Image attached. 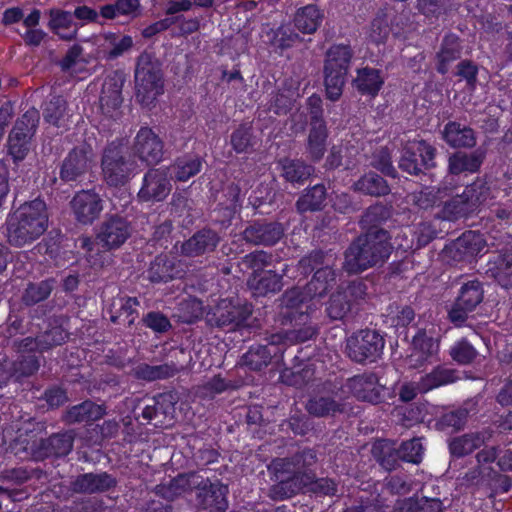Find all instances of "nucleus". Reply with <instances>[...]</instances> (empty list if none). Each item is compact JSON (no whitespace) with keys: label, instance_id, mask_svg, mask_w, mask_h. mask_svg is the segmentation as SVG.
I'll list each match as a JSON object with an SVG mask.
<instances>
[{"label":"nucleus","instance_id":"nucleus-19","mask_svg":"<svg viewBox=\"0 0 512 512\" xmlns=\"http://www.w3.org/2000/svg\"><path fill=\"white\" fill-rule=\"evenodd\" d=\"M93 153L90 148L82 146L73 149L65 157L60 176L64 181H74L91 168Z\"/></svg>","mask_w":512,"mask_h":512},{"label":"nucleus","instance_id":"nucleus-28","mask_svg":"<svg viewBox=\"0 0 512 512\" xmlns=\"http://www.w3.org/2000/svg\"><path fill=\"white\" fill-rule=\"evenodd\" d=\"M203 483V476L198 473L180 474L170 482L156 487V492L163 498L173 500L174 498L196 489Z\"/></svg>","mask_w":512,"mask_h":512},{"label":"nucleus","instance_id":"nucleus-7","mask_svg":"<svg viewBox=\"0 0 512 512\" xmlns=\"http://www.w3.org/2000/svg\"><path fill=\"white\" fill-rule=\"evenodd\" d=\"M102 173L109 186H121L131 178L136 164L128 158L125 147L113 141L104 150L102 156Z\"/></svg>","mask_w":512,"mask_h":512},{"label":"nucleus","instance_id":"nucleus-17","mask_svg":"<svg viewBox=\"0 0 512 512\" xmlns=\"http://www.w3.org/2000/svg\"><path fill=\"white\" fill-rule=\"evenodd\" d=\"M170 191L171 183L166 170L151 169L144 175L138 198L145 202L162 201Z\"/></svg>","mask_w":512,"mask_h":512},{"label":"nucleus","instance_id":"nucleus-30","mask_svg":"<svg viewBox=\"0 0 512 512\" xmlns=\"http://www.w3.org/2000/svg\"><path fill=\"white\" fill-rule=\"evenodd\" d=\"M492 438V431L484 429L455 437L449 442V450L453 456L463 457L480 448Z\"/></svg>","mask_w":512,"mask_h":512},{"label":"nucleus","instance_id":"nucleus-43","mask_svg":"<svg viewBox=\"0 0 512 512\" xmlns=\"http://www.w3.org/2000/svg\"><path fill=\"white\" fill-rule=\"evenodd\" d=\"M282 169V176L291 183H303L314 172L311 165L301 160L283 159L279 162Z\"/></svg>","mask_w":512,"mask_h":512},{"label":"nucleus","instance_id":"nucleus-11","mask_svg":"<svg viewBox=\"0 0 512 512\" xmlns=\"http://www.w3.org/2000/svg\"><path fill=\"white\" fill-rule=\"evenodd\" d=\"M131 232V225L126 219L113 215L107 217L99 226L96 241L106 250L117 249L127 241Z\"/></svg>","mask_w":512,"mask_h":512},{"label":"nucleus","instance_id":"nucleus-33","mask_svg":"<svg viewBox=\"0 0 512 512\" xmlns=\"http://www.w3.org/2000/svg\"><path fill=\"white\" fill-rule=\"evenodd\" d=\"M104 414L105 409L103 406L86 400L80 404L69 407L63 415V420L67 424L88 423L102 418Z\"/></svg>","mask_w":512,"mask_h":512},{"label":"nucleus","instance_id":"nucleus-1","mask_svg":"<svg viewBox=\"0 0 512 512\" xmlns=\"http://www.w3.org/2000/svg\"><path fill=\"white\" fill-rule=\"evenodd\" d=\"M317 462V455L313 449H304L289 458L273 461V467L280 473L282 479L270 489L269 495L273 499H284L298 493L303 487L313 482L315 474L312 472Z\"/></svg>","mask_w":512,"mask_h":512},{"label":"nucleus","instance_id":"nucleus-39","mask_svg":"<svg viewBox=\"0 0 512 512\" xmlns=\"http://www.w3.org/2000/svg\"><path fill=\"white\" fill-rule=\"evenodd\" d=\"M323 14L314 4L299 8L294 15V25L303 34H313L321 25Z\"/></svg>","mask_w":512,"mask_h":512},{"label":"nucleus","instance_id":"nucleus-57","mask_svg":"<svg viewBox=\"0 0 512 512\" xmlns=\"http://www.w3.org/2000/svg\"><path fill=\"white\" fill-rule=\"evenodd\" d=\"M450 356L459 364H469L476 358L477 351L468 341L462 339L450 348Z\"/></svg>","mask_w":512,"mask_h":512},{"label":"nucleus","instance_id":"nucleus-3","mask_svg":"<svg viewBox=\"0 0 512 512\" xmlns=\"http://www.w3.org/2000/svg\"><path fill=\"white\" fill-rule=\"evenodd\" d=\"M48 215L46 204L35 199L22 204L8 220V240L10 244L22 247L37 240L46 231Z\"/></svg>","mask_w":512,"mask_h":512},{"label":"nucleus","instance_id":"nucleus-32","mask_svg":"<svg viewBox=\"0 0 512 512\" xmlns=\"http://www.w3.org/2000/svg\"><path fill=\"white\" fill-rule=\"evenodd\" d=\"M306 411L313 417L322 418L335 416L345 410L344 404L327 393L312 395L306 402Z\"/></svg>","mask_w":512,"mask_h":512},{"label":"nucleus","instance_id":"nucleus-55","mask_svg":"<svg viewBox=\"0 0 512 512\" xmlns=\"http://www.w3.org/2000/svg\"><path fill=\"white\" fill-rule=\"evenodd\" d=\"M392 414L398 422L406 427H410L424 419L423 410L419 406H397Z\"/></svg>","mask_w":512,"mask_h":512},{"label":"nucleus","instance_id":"nucleus-64","mask_svg":"<svg viewBox=\"0 0 512 512\" xmlns=\"http://www.w3.org/2000/svg\"><path fill=\"white\" fill-rule=\"evenodd\" d=\"M372 165L388 176H395L396 170L392 165L391 156L387 148H381L374 153Z\"/></svg>","mask_w":512,"mask_h":512},{"label":"nucleus","instance_id":"nucleus-54","mask_svg":"<svg viewBox=\"0 0 512 512\" xmlns=\"http://www.w3.org/2000/svg\"><path fill=\"white\" fill-rule=\"evenodd\" d=\"M397 455L400 460L419 463L423 456V446L419 438H414L409 441L403 442L397 449Z\"/></svg>","mask_w":512,"mask_h":512},{"label":"nucleus","instance_id":"nucleus-40","mask_svg":"<svg viewBox=\"0 0 512 512\" xmlns=\"http://www.w3.org/2000/svg\"><path fill=\"white\" fill-rule=\"evenodd\" d=\"M442 502L437 498H407L398 500L391 512H440Z\"/></svg>","mask_w":512,"mask_h":512},{"label":"nucleus","instance_id":"nucleus-44","mask_svg":"<svg viewBox=\"0 0 512 512\" xmlns=\"http://www.w3.org/2000/svg\"><path fill=\"white\" fill-rule=\"evenodd\" d=\"M457 380L455 371L452 369L437 367L430 373L422 376L420 383V392H428L442 385L453 383Z\"/></svg>","mask_w":512,"mask_h":512},{"label":"nucleus","instance_id":"nucleus-56","mask_svg":"<svg viewBox=\"0 0 512 512\" xmlns=\"http://www.w3.org/2000/svg\"><path fill=\"white\" fill-rule=\"evenodd\" d=\"M68 338V332L61 326H54L39 335L40 351L51 349L63 344Z\"/></svg>","mask_w":512,"mask_h":512},{"label":"nucleus","instance_id":"nucleus-58","mask_svg":"<svg viewBox=\"0 0 512 512\" xmlns=\"http://www.w3.org/2000/svg\"><path fill=\"white\" fill-rule=\"evenodd\" d=\"M444 213L450 219H457L473 213L468 205L464 194H459L447 201L444 205Z\"/></svg>","mask_w":512,"mask_h":512},{"label":"nucleus","instance_id":"nucleus-25","mask_svg":"<svg viewBox=\"0 0 512 512\" xmlns=\"http://www.w3.org/2000/svg\"><path fill=\"white\" fill-rule=\"evenodd\" d=\"M282 235L283 229L278 223L255 222L243 231L245 241L254 245H273Z\"/></svg>","mask_w":512,"mask_h":512},{"label":"nucleus","instance_id":"nucleus-52","mask_svg":"<svg viewBox=\"0 0 512 512\" xmlns=\"http://www.w3.org/2000/svg\"><path fill=\"white\" fill-rule=\"evenodd\" d=\"M39 118L38 110L31 108L16 120L11 132L33 137L39 122Z\"/></svg>","mask_w":512,"mask_h":512},{"label":"nucleus","instance_id":"nucleus-8","mask_svg":"<svg viewBox=\"0 0 512 512\" xmlns=\"http://www.w3.org/2000/svg\"><path fill=\"white\" fill-rule=\"evenodd\" d=\"M384 343L377 331L365 329L348 338L346 350L349 358L355 362H374L382 354Z\"/></svg>","mask_w":512,"mask_h":512},{"label":"nucleus","instance_id":"nucleus-41","mask_svg":"<svg viewBox=\"0 0 512 512\" xmlns=\"http://www.w3.org/2000/svg\"><path fill=\"white\" fill-rule=\"evenodd\" d=\"M140 0H116L115 3L100 7V15L107 20L118 16L136 18L140 15Z\"/></svg>","mask_w":512,"mask_h":512},{"label":"nucleus","instance_id":"nucleus-48","mask_svg":"<svg viewBox=\"0 0 512 512\" xmlns=\"http://www.w3.org/2000/svg\"><path fill=\"white\" fill-rule=\"evenodd\" d=\"M266 36L269 43L277 48L285 49L301 41V37L289 25H281L277 29H270Z\"/></svg>","mask_w":512,"mask_h":512},{"label":"nucleus","instance_id":"nucleus-42","mask_svg":"<svg viewBox=\"0 0 512 512\" xmlns=\"http://www.w3.org/2000/svg\"><path fill=\"white\" fill-rule=\"evenodd\" d=\"M354 84L357 90L362 94L375 96L383 85V79L378 70L365 67L357 71Z\"/></svg>","mask_w":512,"mask_h":512},{"label":"nucleus","instance_id":"nucleus-46","mask_svg":"<svg viewBox=\"0 0 512 512\" xmlns=\"http://www.w3.org/2000/svg\"><path fill=\"white\" fill-rule=\"evenodd\" d=\"M326 199V189L324 185L317 184L307 190L296 203L297 210L301 213L307 211L320 210Z\"/></svg>","mask_w":512,"mask_h":512},{"label":"nucleus","instance_id":"nucleus-14","mask_svg":"<svg viewBox=\"0 0 512 512\" xmlns=\"http://www.w3.org/2000/svg\"><path fill=\"white\" fill-rule=\"evenodd\" d=\"M74 437L73 431L53 434L47 439H41L34 443L31 454L35 460H43L47 457H64L72 451Z\"/></svg>","mask_w":512,"mask_h":512},{"label":"nucleus","instance_id":"nucleus-49","mask_svg":"<svg viewBox=\"0 0 512 512\" xmlns=\"http://www.w3.org/2000/svg\"><path fill=\"white\" fill-rule=\"evenodd\" d=\"M54 287V280L47 279L39 283H30L22 296L26 305H34L49 297Z\"/></svg>","mask_w":512,"mask_h":512},{"label":"nucleus","instance_id":"nucleus-22","mask_svg":"<svg viewBox=\"0 0 512 512\" xmlns=\"http://www.w3.org/2000/svg\"><path fill=\"white\" fill-rule=\"evenodd\" d=\"M220 242L217 232L211 229H202L196 232L180 247V254L185 257H198L213 252Z\"/></svg>","mask_w":512,"mask_h":512},{"label":"nucleus","instance_id":"nucleus-29","mask_svg":"<svg viewBox=\"0 0 512 512\" xmlns=\"http://www.w3.org/2000/svg\"><path fill=\"white\" fill-rule=\"evenodd\" d=\"M49 14V29L65 41L76 39L78 34V23L74 22L71 12L59 8H52Z\"/></svg>","mask_w":512,"mask_h":512},{"label":"nucleus","instance_id":"nucleus-45","mask_svg":"<svg viewBox=\"0 0 512 512\" xmlns=\"http://www.w3.org/2000/svg\"><path fill=\"white\" fill-rule=\"evenodd\" d=\"M353 188L355 191L371 196H382L389 193V186L386 181L375 173L362 176L354 183Z\"/></svg>","mask_w":512,"mask_h":512},{"label":"nucleus","instance_id":"nucleus-2","mask_svg":"<svg viewBox=\"0 0 512 512\" xmlns=\"http://www.w3.org/2000/svg\"><path fill=\"white\" fill-rule=\"evenodd\" d=\"M392 250L389 235L383 229H371L359 236L345 252L342 268L349 274L360 273L388 259Z\"/></svg>","mask_w":512,"mask_h":512},{"label":"nucleus","instance_id":"nucleus-23","mask_svg":"<svg viewBox=\"0 0 512 512\" xmlns=\"http://www.w3.org/2000/svg\"><path fill=\"white\" fill-rule=\"evenodd\" d=\"M438 342L423 332H418L412 340L411 352L407 357V364L410 368H421L431 362L438 352Z\"/></svg>","mask_w":512,"mask_h":512},{"label":"nucleus","instance_id":"nucleus-10","mask_svg":"<svg viewBox=\"0 0 512 512\" xmlns=\"http://www.w3.org/2000/svg\"><path fill=\"white\" fill-rule=\"evenodd\" d=\"M436 149L426 141H416L406 146L399 160V167L403 171L418 175L422 169H428L435 165Z\"/></svg>","mask_w":512,"mask_h":512},{"label":"nucleus","instance_id":"nucleus-51","mask_svg":"<svg viewBox=\"0 0 512 512\" xmlns=\"http://www.w3.org/2000/svg\"><path fill=\"white\" fill-rule=\"evenodd\" d=\"M230 144L236 153L249 152L254 145L252 127L247 124L240 125L232 132Z\"/></svg>","mask_w":512,"mask_h":512},{"label":"nucleus","instance_id":"nucleus-27","mask_svg":"<svg viewBox=\"0 0 512 512\" xmlns=\"http://www.w3.org/2000/svg\"><path fill=\"white\" fill-rule=\"evenodd\" d=\"M485 159V152L477 149L473 152H454L448 158V171L452 175L476 173Z\"/></svg>","mask_w":512,"mask_h":512},{"label":"nucleus","instance_id":"nucleus-13","mask_svg":"<svg viewBox=\"0 0 512 512\" xmlns=\"http://www.w3.org/2000/svg\"><path fill=\"white\" fill-rule=\"evenodd\" d=\"M483 300V288L479 281L473 280L465 283L455 304L449 311L450 320L457 326L462 325L470 312Z\"/></svg>","mask_w":512,"mask_h":512},{"label":"nucleus","instance_id":"nucleus-12","mask_svg":"<svg viewBox=\"0 0 512 512\" xmlns=\"http://www.w3.org/2000/svg\"><path fill=\"white\" fill-rule=\"evenodd\" d=\"M366 294V286L362 282H352L345 289L333 293L327 303L326 313L331 320H342L352 309L353 303Z\"/></svg>","mask_w":512,"mask_h":512},{"label":"nucleus","instance_id":"nucleus-61","mask_svg":"<svg viewBox=\"0 0 512 512\" xmlns=\"http://www.w3.org/2000/svg\"><path fill=\"white\" fill-rule=\"evenodd\" d=\"M66 102L60 97L51 99L45 107L44 119L56 126H60V121L65 115Z\"/></svg>","mask_w":512,"mask_h":512},{"label":"nucleus","instance_id":"nucleus-16","mask_svg":"<svg viewBox=\"0 0 512 512\" xmlns=\"http://www.w3.org/2000/svg\"><path fill=\"white\" fill-rule=\"evenodd\" d=\"M198 505L209 512H224L228 503V487L219 481L211 482L203 477V483L196 487Z\"/></svg>","mask_w":512,"mask_h":512},{"label":"nucleus","instance_id":"nucleus-21","mask_svg":"<svg viewBox=\"0 0 512 512\" xmlns=\"http://www.w3.org/2000/svg\"><path fill=\"white\" fill-rule=\"evenodd\" d=\"M76 219L83 224H91L103 210L102 199L93 191H81L71 201Z\"/></svg>","mask_w":512,"mask_h":512},{"label":"nucleus","instance_id":"nucleus-36","mask_svg":"<svg viewBox=\"0 0 512 512\" xmlns=\"http://www.w3.org/2000/svg\"><path fill=\"white\" fill-rule=\"evenodd\" d=\"M461 50L460 38L457 35L452 33L445 35L437 53L438 72L447 73L450 64L460 58Z\"/></svg>","mask_w":512,"mask_h":512},{"label":"nucleus","instance_id":"nucleus-5","mask_svg":"<svg viewBox=\"0 0 512 512\" xmlns=\"http://www.w3.org/2000/svg\"><path fill=\"white\" fill-rule=\"evenodd\" d=\"M354 52L349 44H334L328 48L324 60L326 95L336 101L342 95Z\"/></svg>","mask_w":512,"mask_h":512},{"label":"nucleus","instance_id":"nucleus-31","mask_svg":"<svg viewBox=\"0 0 512 512\" xmlns=\"http://www.w3.org/2000/svg\"><path fill=\"white\" fill-rule=\"evenodd\" d=\"M443 140L452 148H471L476 144L473 129L456 121H449L442 130Z\"/></svg>","mask_w":512,"mask_h":512},{"label":"nucleus","instance_id":"nucleus-4","mask_svg":"<svg viewBox=\"0 0 512 512\" xmlns=\"http://www.w3.org/2000/svg\"><path fill=\"white\" fill-rule=\"evenodd\" d=\"M335 260L334 254L316 251L299 261L297 269L301 274L307 275L315 270L312 279L305 286L309 298L322 297L335 285Z\"/></svg>","mask_w":512,"mask_h":512},{"label":"nucleus","instance_id":"nucleus-53","mask_svg":"<svg viewBox=\"0 0 512 512\" xmlns=\"http://www.w3.org/2000/svg\"><path fill=\"white\" fill-rule=\"evenodd\" d=\"M32 136L20 135L10 132L8 137L9 153L14 161H22L30 151Z\"/></svg>","mask_w":512,"mask_h":512},{"label":"nucleus","instance_id":"nucleus-59","mask_svg":"<svg viewBox=\"0 0 512 512\" xmlns=\"http://www.w3.org/2000/svg\"><path fill=\"white\" fill-rule=\"evenodd\" d=\"M390 28L386 15H377L371 22L368 38L376 43H383L389 36Z\"/></svg>","mask_w":512,"mask_h":512},{"label":"nucleus","instance_id":"nucleus-35","mask_svg":"<svg viewBox=\"0 0 512 512\" xmlns=\"http://www.w3.org/2000/svg\"><path fill=\"white\" fill-rule=\"evenodd\" d=\"M328 132L322 119L311 121V128L307 138V153L311 160L319 161L326 152Z\"/></svg>","mask_w":512,"mask_h":512},{"label":"nucleus","instance_id":"nucleus-20","mask_svg":"<svg viewBox=\"0 0 512 512\" xmlns=\"http://www.w3.org/2000/svg\"><path fill=\"white\" fill-rule=\"evenodd\" d=\"M282 341L279 334L273 335L269 345H254L242 356V365L253 371H260L267 367L272 357L281 352L277 346Z\"/></svg>","mask_w":512,"mask_h":512},{"label":"nucleus","instance_id":"nucleus-34","mask_svg":"<svg viewBox=\"0 0 512 512\" xmlns=\"http://www.w3.org/2000/svg\"><path fill=\"white\" fill-rule=\"evenodd\" d=\"M147 279L153 283L167 282L181 276V271L176 267L172 258L167 255H158L150 263L146 271Z\"/></svg>","mask_w":512,"mask_h":512},{"label":"nucleus","instance_id":"nucleus-60","mask_svg":"<svg viewBox=\"0 0 512 512\" xmlns=\"http://www.w3.org/2000/svg\"><path fill=\"white\" fill-rule=\"evenodd\" d=\"M272 255L263 251L257 250L252 253H249L243 257V264L253 270V274H260L265 267L271 264Z\"/></svg>","mask_w":512,"mask_h":512},{"label":"nucleus","instance_id":"nucleus-15","mask_svg":"<svg viewBox=\"0 0 512 512\" xmlns=\"http://www.w3.org/2000/svg\"><path fill=\"white\" fill-rule=\"evenodd\" d=\"M133 152L141 161L155 165L163 158V142L152 129L141 127L134 139Z\"/></svg>","mask_w":512,"mask_h":512},{"label":"nucleus","instance_id":"nucleus-63","mask_svg":"<svg viewBox=\"0 0 512 512\" xmlns=\"http://www.w3.org/2000/svg\"><path fill=\"white\" fill-rule=\"evenodd\" d=\"M118 305L120 306V314L118 316L112 315L111 321L116 322L118 318L125 316V321L131 325L136 319V307L139 305V301L135 297H121L118 299Z\"/></svg>","mask_w":512,"mask_h":512},{"label":"nucleus","instance_id":"nucleus-47","mask_svg":"<svg viewBox=\"0 0 512 512\" xmlns=\"http://www.w3.org/2000/svg\"><path fill=\"white\" fill-rule=\"evenodd\" d=\"M463 194L468 205L474 212L490 198V187L484 180L477 179L464 189Z\"/></svg>","mask_w":512,"mask_h":512},{"label":"nucleus","instance_id":"nucleus-24","mask_svg":"<svg viewBox=\"0 0 512 512\" xmlns=\"http://www.w3.org/2000/svg\"><path fill=\"white\" fill-rule=\"evenodd\" d=\"M123 81L117 76H109L105 79L100 95V108L104 115L115 118L119 115L122 103Z\"/></svg>","mask_w":512,"mask_h":512},{"label":"nucleus","instance_id":"nucleus-26","mask_svg":"<svg viewBox=\"0 0 512 512\" xmlns=\"http://www.w3.org/2000/svg\"><path fill=\"white\" fill-rule=\"evenodd\" d=\"M116 485L115 479L106 472L85 473L71 482V489L76 493H99Z\"/></svg>","mask_w":512,"mask_h":512},{"label":"nucleus","instance_id":"nucleus-9","mask_svg":"<svg viewBox=\"0 0 512 512\" xmlns=\"http://www.w3.org/2000/svg\"><path fill=\"white\" fill-rule=\"evenodd\" d=\"M251 312L248 305L234 304L231 300L223 299L207 312L206 321L211 326L234 330L249 318Z\"/></svg>","mask_w":512,"mask_h":512},{"label":"nucleus","instance_id":"nucleus-18","mask_svg":"<svg viewBox=\"0 0 512 512\" xmlns=\"http://www.w3.org/2000/svg\"><path fill=\"white\" fill-rule=\"evenodd\" d=\"M344 393L351 394L358 400L377 403L381 398V387L375 374H362L349 378L343 385Z\"/></svg>","mask_w":512,"mask_h":512},{"label":"nucleus","instance_id":"nucleus-50","mask_svg":"<svg viewBox=\"0 0 512 512\" xmlns=\"http://www.w3.org/2000/svg\"><path fill=\"white\" fill-rule=\"evenodd\" d=\"M202 159L198 156L178 159L173 166V173L177 180L187 181L200 172Z\"/></svg>","mask_w":512,"mask_h":512},{"label":"nucleus","instance_id":"nucleus-6","mask_svg":"<svg viewBox=\"0 0 512 512\" xmlns=\"http://www.w3.org/2000/svg\"><path fill=\"white\" fill-rule=\"evenodd\" d=\"M136 98L144 106H150L163 93V77L160 63L150 53L143 52L135 69Z\"/></svg>","mask_w":512,"mask_h":512},{"label":"nucleus","instance_id":"nucleus-38","mask_svg":"<svg viewBox=\"0 0 512 512\" xmlns=\"http://www.w3.org/2000/svg\"><path fill=\"white\" fill-rule=\"evenodd\" d=\"M248 286L256 296L274 294L282 289V275H278L271 270L255 274L248 279Z\"/></svg>","mask_w":512,"mask_h":512},{"label":"nucleus","instance_id":"nucleus-62","mask_svg":"<svg viewBox=\"0 0 512 512\" xmlns=\"http://www.w3.org/2000/svg\"><path fill=\"white\" fill-rule=\"evenodd\" d=\"M495 279L498 283L505 287L512 286V258L511 257H503L499 258L496 263L495 271L493 272Z\"/></svg>","mask_w":512,"mask_h":512},{"label":"nucleus","instance_id":"nucleus-37","mask_svg":"<svg viewBox=\"0 0 512 512\" xmlns=\"http://www.w3.org/2000/svg\"><path fill=\"white\" fill-rule=\"evenodd\" d=\"M99 42L108 60H114L122 56L129 51L134 44L131 36L111 32L103 34Z\"/></svg>","mask_w":512,"mask_h":512}]
</instances>
